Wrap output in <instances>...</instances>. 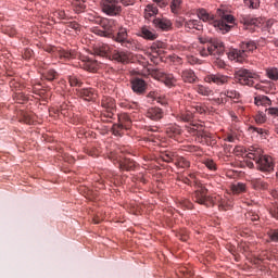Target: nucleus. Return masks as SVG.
Returning a JSON list of instances; mask_svg holds the SVG:
<instances>
[{
  "label": "nucleus",
  "instance_id": "31",
  "mask_svg": "<svg viewBox=\"0 0 278 278\" xmlns=\"http://www.w3.org/2000/svg\"><path fill=\"white\" fill-rule=\"evenodd\" d=\"M243 24L248 28L249 27H260V25H262V22L260 21V18L247 16V17H243Z\"/></svg>",
  "mask_w": 278,
  "mask_h": 278
},
{
  "label": "nucleus",
  "instance_id": "34",
  "mask_svg": "<svg viewBox=\"0 0 278 278\" xmlns=\"http://www.w3.org/2000/svg\"><path fill=\"white\" fill-rule=\"evenodd\" d=\"M101 105L104 110H116V102L112 98L102 99Z\"/></svg>",
  "mask_w": 278,
  "mask_h": 278
},
{
  "label": "nucleus",
  "instance_id": "29",
  "mask_svg": "<svg viewBox=\"0 0 278 278\" xmlns=\"http://www.w3.org/2000/svg\"><path fill=\"white\" fill-rule=\"evenodd\" d=\"M192 118H194L192 111H184L177 115V121H180L181 123H190Z\"/></svg>",
  "mask_w": 278,
  "mask_h": 278
},
{
  "label": "nucleus",
  "instance_id": "1",
  "mask_svg": "<svg viewBox=\"0 0 278 278\" xmlns=\"http://www.w3.org/2000/svg\"><path fill=\"white\" fill-rule=\"evenodd\" d=\"M103 29L96 28L93 33H96L98 36H102L103 38H113L115 42H118L122 47H125L126 49H134L136 42L134 39L129 38V35L127 34V28L121 27L116 35H113L112 33L114 29L112 28V25L110 24V21L104 20L101 23Z\"/></svg>",
  "mask_w": 278,
  "mask_h": 278
},
{
  "label": "nucleus",
  "instance_id": "50",
  "mask_svg": "<svg viewBox=\"0 0 278 278\" xmlns=\"http://www.w3.org/2000/svg\"><path fill=\"white\" fill-rule=\"evenodd\" d=\"M269 214L273 216V218H276L278 220V205L269 208Z\"/></svg>",
  "mask_w": 278,
  "mask_h": 278
},
{
  "label": "nucleus",
  "instance_id": "51",
  "mask_svg": "<svg viewBox=\"0 0 278 278\" xmlns=\"http://www.w3.org/2000/svg\"><path fill=\"white\" fill-rule=\"evenodd\" d=\"M250 131H255L256 134H260V136H264V134H266L265 129L257 128V127H254V126L250 127Z\"/></svg>",
  "mask_w": 278,
  "mask_h": 278
},
{
  "label": "nucleus",
  "instance_id": "12",
  "mask_svg": "<svg viewBox=\"0 0 278 278\" xmlns=\"http://www.w3.org/2000/svg\"><path fill=\"white\" fill-rule=\"evenodd\" d=\"M147 81L142 78L135 77L130 80V88L135 94H144L147 92Z\"/></svg>",
  "mask_w": 278,
  "mask_h": 278
},
{
  "label": "nucleus",
  "instance_id": "4",
  "mask_svg": "<svg viewBox=\"0 0 278 278\" xmlns=\"http://www.w3.org/2000/svg\"><path fill=\"white\" fill-rule=\"evenodd\" d=\"M194 203L204 205L205 207H214L217 205L219 210H227V203L220 195H207V189L201 187L192 194Z\"/></svg>",
  "mask_w": 278,
  "mask_h": 278
},
{
  "label": "nucleus",
  "instance_id": "41",
  "mask_svg": "<svg viewBox=\"0 0 278 278\" xmlns=\"http://www.w3.org/2000/svg\"><path fill=\"white\" fill-rule=\"evenodd\" d=\"M43 78L48 81H53L54 79H58V72L54 70H48L46 73H43Z\"/></svg>",
  "mask_w": 278,
  "mask_h": 278
},
{
  "label": "nucleus",
  "instance_id": "23",
  "mask_svg": "<svg viewBox=\"0 0 278 278\" xmlns=\"http://www.w3.org/2000/svg\"><path fill=\"white\" fill-rule=\"evenodd\" d=\"M180 75L185 84H194V81H197V75L192 70H185L181 72Z\"/></svg>",
  "mask_w": 278,
  "mask_h": 278
},
{
  "label": "nucleus",
  "instance_id": "37",
  "mask_svg": "<svg viewBox=\"0 0 278 278\" xmlns=\"http://www.w3.org/2000/svg\"><path fill=\"white\" fill-rule=\"evenodd\" d=\"M68 83H70V86L76 87V88H81V86H84V83L81 81V79H79L76 75L68 76Z\"/></svg>",
  "mask_w": 278,
  "mask_h": 278
},
{
  "label": "nucleus",
  "instance_id": "10",
  "mask_svg": "<svg viewBox=\"0 0 278 278\" xmlns=\"http://www.w3.org/2000/svg\"><path fill=\"white\" fill-rule=\"evenodd\" d=\"M102 12L108 16H116L121 14V7L118 0H102Z\"/></svg>",
  "mask_w": 278,
  "mask_h": 278
},
{
  "label": "nucleus",
  "instance_id": "43",
  "mask_svg": "<svg viewBox=\"0 0 278 278\" xmlns=\"http://www.w3.org/2000/svg\"><path fill=\"white\" fill-rule=\"evenodd\" d=\"M119 106L124 108V110H135V108H138V104L136 102L130 103L127 100H124L119 102Z\"/></svg>",
  "mask_w": 278,
  "mask_h": 278
},
{
  "label": "nucleus",
  "instance_id": "24",
  "mask_svg": "<svg viewBox=\"0 0 278 278\" xmlns=\"http://www.w3.org/2000/svg\"><path fill=\"white\" fill-rule=\"evenodd\" d=\"M94 54L100 58H108V55H112V50L108 45L102 43L94 49Z\"/></svg>",
  "mask_w": 278,
  "mask_h": 278
},
{
  "label": "nucleus",
  "instance_id": "53",
  "mask_svg": "<svg viewBox=\"0 0 278 278\" xmlns=\"http://www.w3.org/2000/svg\"><path fill=\"white\" fill-rule=\"evenodd\" d=\"M154 3H157V5H160V8H166V5H168V0H153Z\"/></svg>",
  "mask_w": 278,
  "mask_h": 278
},
{
  "label": "nucleus",
  "instance_id": "32",
  "mask_svg": "<svg viewBox=\"0 0 278 278\" xmlns=\"http://www.w3.org/2000/svg\"><path fill=\"white\" fill-rule=\"evenodd\" d=\"M58 55L61 60H73L77 56V52L74 50H59Z\"/></svg>",
  "mask_w": 278,
  "mask_h": 278
},
{
  "label": "nucleus",
  "instance_id": "62",
  "mask_svg": "<svg viewBox=\"0 0 278 278\" xmlns=\"http://www.w3.org/2000/svg\"><path fill=\"white\" fill-rule=\"evenodd\" d=\"M198 138H204V140H207V138H210V136H207V134H205V132H198Z\"/></svg>",
  "mask_w": 278,
  "mask_h": 278
},
{
  "label": "nucleus",
  "instance_id": "11",
  "mask_svg": "<svg viewBox=\"0 0 278 278\" xmlns=\"http://www.w3.org/2000/svg\"><path fill=\"white\" fill-rule=\"evenodd\" d=\"M204 81L206 84H215L216 86H225V84H229V76L220 73L208 74L204 77Z\"/></svg>",
  "mask_w": 278,
  "mask_h": 278
},
{
  "label": "nucleus",
  "instance_id": "21",
  "mask_svg": "<svg viewBox=\"0 0 278 278\" xmlns=\"http://www.w3.org/2000/svg\"><path fill=\"white\" fill-rule=\"evenodd\" d=\"M250 184L253 190H268V182L264 181L262 178H251Z\"/></svg>",
  "mask_w": 278,
  "mask_h": 278
},
{
  "label": "nucleus",
  "instance_id": "25",
  "mask_svg": "<svg viewBox=\"0 0 278 278\" xmlns=\"http://www.w3.org/2000/svg\"><path fill=\"white\" fill-rule=\"evenodd\" d=\"M119 125L124 126L125 129H129L131 127V117L127 113H121L118 115Z\"/></svg>",
  "mask_w": 278,
  "mask_h": 278
},
{
  "label": "nucleus",
  "instance_id": "61",
  "mask_svg": "<svg viewBox=\"0 0 278 278\" xmlns=\"http://www.w3.org/2000/svg\"><path fill=\"white\" fill-rule=\"evenodd\" d=\"M273 25H275V20H268L265 24V27L267 29H270V27H273Z\"/></svg>",
  "mask_w": 278,
  "mask_h": 278
},
{
  "label": "nucleus",
  "instance_id": "13",
  "mask_svg": "<svg viewBox=\"0 0 278 278\" xmlns=\"http://www.w3.org/2000/svg\"><path fill=\"white\" fill-rule=\"evenodd\" d=\"M219 97L222 98V103H227V99H230L231 101H235V103H238L240 99H242V94L239 93L236 89H225L219 93Z\"/></svg>",
  "mask_w": 278,
  "mask_h": 278
},
{
  "label": "nucleus",
  "instance_id": "56",
  "mask_svg": "<svg viewBox=\"0 0 278 278\" xmlns=\"http://www.w3.org/2000/svg\"><path fill=\"white\" fill-rule=\"evenodd\" d=\"M184 207H186L187 210H192V202H190L189 200H185L182 202Z\"/></svg>",
  "mask_w": 278,
  "mask_h": 278
},
{
  "label": "nucleus",
  "instance_id": "40",
  "mask_svg": "<svg viewBox=\"0 0 278 278\" xmlns=\"http://www.w3.org/2000/svg\"><path fill=\"white\" fill-rule=\"evenodd\" d=\"M125 126H122L121 123L114 124L112 126L113 136H123L125 134Z\"/></svg>",
  "mask_w": 278,
  "mask_h": 278
},
{
  "label": "nucleus",
  "instance_id": "55",
  "mask_svg": "<svg viewBox=\"0 0 278 278\" xmlns=\"http://www.w3.org/2000/svg\"><path fill=\"white\" fill-rule=\"evenodd\" d=\"M250 1V7H252L254 10L260 8V0H248Z\"/></svg>",
  "mask_w": 278,
  "mask_h": 278
},
{
  "label": "nucleus",
  "instance_id": "38",
  "mask_svg": "<svg viewBox=\"0 0 278 278\" xmlns=\"http://www.w3.org/2000/svg\"><path fill=\"white\" fill-rule=\"evenodd\" d=\"M266 75L271 81H278V68L270 67L266 70Z\"/></svg>",
  "mask_w": 278,
  "mask_h": 278
},
{
  "label": "nucleus",
  "instance_id": "59",
  "mask_svg": "<svg viewBox=\"0 0 278 278\" xmlns=\"http://www.w3.org/2000/svg\"><path fill=\"white\" fill-rule=\"evenodd\" d=\"M114 111L115 110H106V113H104V116H106V118H114Z\"/></svg>",
  "mask_w": 278,
  "mask_h": 278
},
{
  "label": "nucleus",
  "instance_id": "19",
  "mask_svg": "<svg viewBox=\"0 0 278 278\" xmlns=\"http://www.w3.org/2000/svg\"><path fill=\"white\" fill-rule=\"evenodd\" d=\"M157 7L153 5V4H148L144 9V18L146 21H149V23H153V18H157L155 16H157Z\"/></svg>",
  "mask_w": 278,
  "mask_h": 278
},
{
  "label": "nucleus",
  "instance_id": "9",
  "mask_svg": "<svg viewBox=\"0 0 278 278\" xmlns=\"http://www.w3.org/2000/svg\"><path fill=\"white\" fill-rule=\"evenodd\" d=\"M152 77L157 79V81L165 84L167 88H173V86H176L177 84V78H175L173 74L164 73V71L161 70H154L152 72Z\"/></svg>",
  "mask_w": 278,
  "mask_h": 278
},
{
  "label": "nucleus",
  "instance_id": "49",
  "mask_svg": "<svg viewBox=\"0 0 278 278\" xmlns=\"http://www.w3.org/2000/svg\"><path fill=\"white\" fill-rule=\"evenodd\" d=\"M206 168H208V170H216L217 167H216V163L213 161V160H206L204 162Z\"/></svg>",
  "mask_w": 278,
  "mask_h": 278
},
{
  "label": "nucleus",
  "instance_id": "26",
  "mask_svg": "<svg viewBox=\"0 0 278 278\" xmlns=\"http://www.w3.org/2000/svg\"><path fill=\"white\" fill-rule=\"evenodd\" d=\"M72 7L76 14H81L86 10V0H73Z\"/></svg>",
  "mask_w": 278,
  "mask_h": 278
},
{
  "label": "nucleus",
  "instance_id": "42",
  "mask_svg": "<svg viewBox=\"0 0 278 278\" xmlns=\"http://www.w3.org/2000/svg\"><path fill=\"white\" fill-rule=\"evenodd\" d=\"M231 190L235 194H240L241 192H244V190H247V186H244V184L242 182H239L237 185H232Z\"/></svg>",
  "mask_w": 278,
  "mask_h": 278
},
{
  "label": "nucleus",
  "instance_id": "58",
  "mask_svg": "<svg viewBox=\"0 0 278 278\" xmlns=\"http://www.w3.org/2000/svg\"><path fill=\"white\" fill-rule=\"evenodd\" d=\"M226 142H236V136L233 135H227L225 138Z\"/></svg>",
  "mask_w": 278,
  "mask_h": 278
},
{
  "label": "nucleus",
  "instance_id": "57",
  "mask_svg": "<svg viewBox=\"0 0 278 278\" xmlns=\"http://www.w3.org/2000/svg\"><path fill=\"white\" fill-rule=\"evenodd\" d=\"M148 99H152V101H155V99H157V92L155 91H150L148 93Z\"/></svg>",
  "mask_w": 278,
  "mask_h": 278
},
{
  "label": "nucleus",
  "instance_id": "63",
  "mask_svg": "<svg viewBox=\"0 0 278 278\" xmlns=\"http://www.w3.org/2000/svg\"><path fill=\"white\" fill-rule=\"evenodd\" d=\"M147 131H157V127H151V126H148L146 127Z\"/></svg>",
  "mask_w": 278,
  "mask_h": 278
},
{
  "label": "nucleus",
  "instance_id": "2",
  "mask_svg": "<svg viewBox=\"0 0 278 278\" xmlns=\"http://www.w3.org/2000/svg\"><path fill=\"white\" fill-rule=\"evenodd\" d=\"M198 17L200 21H203V23H208L210 25H213L215 29H219L222 34H227V31L236 25V20L232 15L223 13L220 20H216L214 14L208 13L205 9L198 10Z\"/></svg>",
  "mask_w": 278,
  "mask_h": 278
},
{
  "label": "nucleus",
  "instance_id": "47",
  "mask_svg": "<svg viewBox=\"0 0 278 278\" xmlns=\"http://www.w3.org/2000/svg\"><path fill=\"white\" fill-rule=\"evenodd\" d=\"M68 31H79V24L77 22H68L66 24Z\"/></svg>",
  "mask_w": 278,
  "mask_h": 278
},
{
  "label": "nucleus",
  "instance_id": "6",
  "mask_svg": "<svg viewBox=\"0 0 278 278\" xmlns=\"http://www.w3.org/2000/svg\"><path fill=\"white\" fill-rule=\"evenodd\" d=\"M199 53L202 58H207V55H223L225 53V45L220 39H211L208 42L199 47Z\"/></svg>",
  "mask_w": 278,
  "mask_h": 278
},
{
  "label": "nucleus",
  "instance_id": "46",
  "mask_svg": "<svg viewBox=\"0 0 278 278\" xmlns=\"http://www.w3.org/2000/svg\"><path fill=\"white\" fill-rule=\"evenodd\" d=\"M255 122H256L258 125H262V124L266 123V114H264L263 112H258V113L255 115Z\"/></svg>",
  "mask_w": 278,
  "mask_h": 278
},
{
  "label": "nucleus",
  "instance_id": "54",
  "mask_svg": "<svg viewBox=\"0 0 278 278\" xmlns=\"http://www.w3.org/2000/svg\"><path fill=\"white\" fill-rule=\"evenodd\" d=\"M54 16H58V18L64 20V18H66V12H64V11H56L54 13Z\"/></svg>",
  "mask_w": 278,
  "mask_h": 278
},
{
  "label": "nucleus",
  "instance_id": "5",
  "mask_svg": "<svg viewBox=\"0 0 278 278\" xmlns=\"http://www.w3.org/2000/svg\"><path fill=\"white\" fill-rule=\"evenodd\" d=\"M255 49H257L255 41H243L241 42L240 50L232 49L228 52V59L242 63L247 60L248 53H253Z\"/></svg>",
  "mask_w": 278,
  "mask_h": 278
},
{
  "label": "nucleus",
  "instance_id": "22",
  "mask_svg": "<svg viewBox=\"0 0 278 278\" xmlns=\"http://www.w3.org/2000/svg\"><path fill=\"white\" fill-rule=\"evenodd\" d=\"M165 131L169 138H177L181 135V127L177 124H169L166 126Z\"/></svg>",
  "mask_w": 278,
  "mask_h": 278
},
{
  "label": "nucleus",
  "instance_id": "14",
  "mask_svg": "<svg viewBox=\"0 0 278 278\" xmlns=\"http://www.w3.org/2000/svg\"><path fill=\"white\" fill-rule=\"evenodd\" d=\"M76 96L85 101H94L97 99V91L92 88L76 89Z\"/></svg>",
  "mask_w": 278,
  "mask_h": 278
},
{
  "label": "nucleus",
  "instance_id": "28",
  "mask_svg": "<svg viewBox=\"0 0 278 278\" xmlns=\"http://www.w3.org/2000/svg\"><path fill=\"white\" fill-rule=\"evenodd\" d=\"M119 168L122 170H135L136 169V163L134 160L125 159L119 163Z\"/></svg>",
  "mask_w": 278,
  "mask_h": 278
},
{
  "label": "nucleus",
  "instance_id": "33",
  "mask_svg": "<svg viewBox=\"0 0 278 278\" xmlns=\"http://www.w3.org/2000/svg\"><path fill=\"white\" fill-rule=\"evenodd\" d=\"M161 160L167 164H170V162H175V160H177V154L175 152L165 151L161 153Z\"/></svg>",
  "mask_w": 278,
  "mask_h": 278
},
{
  "label": "nucleus",
  "instance_id": "44",
  "mask_svg": "<svg viewBox=\"0 0 278 278\" xmlns=\"http://www.w3.org/2000/svg\"><path fill=\"white\" fill-rule=\"evenodd\" d=\"M267 236H268L270 242H278V228L269 229L267 231Z\"/></svg>",
  "mask_w": 278,
  "mask_h": 278
},
{
  "label": "nucleus",
  "instance_id": "15",
  "mask_svg": "<svg viewBox=\"0 0 278 278\" xmlns=\"http://www.w3.org/2000/svg\"><path fill=\"white\" fill-rule=\"evenodd\" d=\"M79 66L80 68H84V71L96 73V71H99V61L86 58L81 60Z\"/></svg>",
  "mask_w": 278,
  "mask_h": 278
},
{
  "label": "nucleus",
  "instance_id": "39",
  "mask_svg": "<svg viewBox=\"0 0 278 278\" xmlns=\"http://www.w3.org/2000/svg\"><path fill=\"white\" fill-rule=\"evenodd\" d=\"M184 3V0H172L170 2V10L173 14L179 13L181 10V4Z\"/></svg>",
  "mask_w": 278,
  "mask_h": 278
},
{
  "label": "nucleus",
  "instance_id": "18",
  "mask_svg": "<svg viewBox=\"0 0 278 278\" xmlns=\"http://www.w3.org/2000/svg\"><path fill=\"white\" fill-rule=\"evenodd\" d=\"M152 23L156 29H162V31H168V29L173 27V23H170V20L165 17L153 18Z\"/></svg>",
  "mask_w": 278,
  "mask_h": 278
},
{
  "label": "nucleus",
  "instance_id": "60",
  "mask_svg": "<svg viewBox=\"0 0 278 278\" xmlns=\"http://www.w3.org/2000/svg\"><path fill=\"white\" fill-rule=\"evenodd\" d=\"M118 3H123V5H134V0H117Z\"/></svg>",
  "mask_w": 278,
  "mask_h": 278
},
{
  "label": "nucleus",
  "instance_id": "20",
  "mask_svg": "<svg viewBox=\"0 0 278 278\" xmlns=\"http://www.w3.org/2000/svg\"><path fill=\"white\" fill-rule=\"evenodd\" d=\"M252 149H257V147L251 146L250 148L244 149L241 146H237L232 149V153H233V155H237L238 157L241 156V157H248L249 159V155H251V150Z\"/></svg>",
  "mask_w": 278,
  "mask_h": 278
},
{
  "label": "nucleus",
  "instance_id": "3",
  "mask_svg": "<svg viewBox=\"0 0 278 278\" xmlns=\"http://www.w3.org/2000/svg\"><path fill=\"white\" fill-rule=\"evenodd\" d=\"M249 160H253L256 164V170H260L265 175H270V173L275 170V161L271 156L264 155V150L260 147L251 149Z\"/></svg>",
  "mask_w": 278,
  "mask_h": 278
},
{
  "label": "nucleus",
  "instance_id": "7",
  "mask_svg": "<svg viewBox=\"0 0 278 278\" xmlns=\"http://www.w3.org/2000/svg\"><path fill=\"white\" fill-rule=\"evenodd\" d=\"M235 81L236 84H240V86H255V79H257V75L255 72H252L247 68H240L235 72Z\"/></svg>",
  "mask_w": 278,
  "mask_h": 278
},
{
  "label": "nucleus",
  "instance_id": "17",
  "mask_svg": "<svg viewBox=\"0 0 278 278\" xmlns=\"http://www.w3.org/2000/svg\"><path fill=\"white\" fill-rule=\"evenodd\" d=\"M137 36L144 38V40H156L157 39V33H155V30H152L148 26H142L138 30Z\"/></svg>",
  "mask_w": 278,
  "mask_h": 278
},
{
  "label": "nucleus",
  "instance_id": "16",
  "mask_svg": "<svg viewBox=\"0 0 278 278\" xmlns=\"http://www.w3.org/2000/svg\"><path fill=\"white\" fill-rule=\"evenodd\" d=\"M146 116L150 121H162L164 118V110L157 106L150 108L147 110Z\"/></svg>",
  "mask_w": 278,
  "mask_h": 278
},
{
  "label": "nucleus",
  "instance_id": "36",
  "mask_svg": "<svg viewBox=\"0 0 278 278\" xmlns=\"http://www.w3.org/2000/svg\"><path fill=\"white\" fill-rule=\"evenodd\" d=\"M255 105H270L271 101L266 96H257L254 99Z\"/></svg>",
  "mask_w": 278,
  "mask_h": 278
},
{
  "label": "nucleus",
  "instance_id": "8",
  "mask_svg": "<svg viewBox=\"0 0 278 278\" xmlns=\"http://www.w3.org/2000/svg\"><path fill=\"white\" fill-rule=\"evenodd\" d=\"M110 58L114 62H118L119 64H129L134 60V54L127 50L123 49H114L111 50V55Z\"/></svg>",
  "mask_w": 278,
  "mask_h": 278
},
{
  "label": "nucleus",
  "instance_id": "64",
  "mask_svg": "<svg viewBox=\"0 0 278 278\" xmlns=\"http://www.w3.org/2000/svg\"><path fill=\"white\" fill-rule=\"evenodd\" d=\"M238 112L239 114H242V112H244V106H238Z\"/></svg>",
  "mask_w": 278,
  "mask_h": 278
},
{
  "label": "nucleus",
  "instance_id": "45",
  "mask_svg": "<svg viewBox=\"0 0 278 278\" xmlns=\"http://www.w3.org/2000/svg\"><path fill=\"white\" fill-rule=\"evenodd\" d=\"M192 109V114H194V112H197L198 114H205V106L197 103L194 105L191 106Z\"/></svg>",
  "mask_w": 278,
  "mask_h": 278
},
{
  "label": "nucleus",
  "instance_id": "52",
  "mask_svg": "<svg viewBox=\"0 0 278 278\" xmlns=\"http://www.w3.org/2000/svg\"><path fill=\"white\" fill-rule=\"evenodd\" d=\"M269 116H278V109L277 108H269L266 110Z\"/></svg>",
  "mask_w": 278,
  "mask_h": 278
},
{
  "label": "nucleus",
  "instance_id": "48",
  "mask_svg": "<svg viewBox=\"0 0 278 278\" xmlns=\"http://www.w3.org/2000/svg\"><path fill=\"white\" fill-rule=\"evenodd\" d=\"M245 218H247L248 220H251L252 223H255V222L260 220V215H257V214H255V213H253V212H248V213L245 214Z\"/></svg>",
  "mask_w": 278,
  "mask_h": 278
},
{
  "label": "nucleus",
  "instance_id": "35",
  "mask_svg": "<svg viewBox=\"0 0 278 278\" xmlns=\"http://www.w3.org/2000/svg\"><path fill=\"white\" fill-rule=\"evenodd\" d=\"M175 164L178 168H190V161L184 156H176Z\"/></svg>",
  "mask_w": 278,
  "mask_h": 278
},
{
  "label": "nucleus",
  "instance_id": "30",
  "mask_svg": "<svg viewBox=\"0 0 278 278\" xmlns=\"http://www.w3.org/2000/svg\"><path fill=\"white\" fill-rule=\"evenodd\" d=\"M185 27L187 29H197L198 31H201V29H203V25H201V22L199 20H189L185 22Z\"/></svg>",
  "mask_w": 278,
  "mask_h": 278
},
{
  "label": "nucleus",
  "instance_id": "27",
  "mask_svg": "<svg viewBox=\"0 0 278 278\" xmlns=\"http://www.w3.org/2000/svg\"><path fill=\"white\" fill-rule=\"evenodd\" d=\"M194 90L195 92H198V94H201L202 97H210V94L214 93V91L210 87L203 85H195Z\"/></svg>",
  "mask_w": 278,
  "mask_h": 278
}]
</instances>
